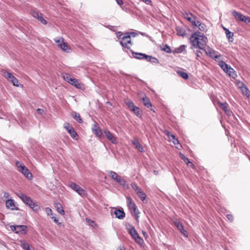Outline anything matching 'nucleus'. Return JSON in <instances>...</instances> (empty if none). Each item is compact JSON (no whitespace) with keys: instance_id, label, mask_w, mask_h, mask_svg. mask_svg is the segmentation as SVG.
Instances as JSON below:
<instances>
[{"instance_id":"1","label":"nucleus","mask_w":250,"mask_h":250,"mask_svg":"<svg viewBox=\"0 0 250 250\" xmlns=\"http://www.w3.org/2000/svg\"><path fill=\"white\" fill-rule=\"evenodd\" d=\"M207 41V38L198 31L192 34L190 38V42L194 48L204 50L208 56L216 61L220 60L221 55L209 46H206Z\"/></svg>"},{"instance_id":"2","label":"nucleus","mask_w":250,"mask_h":250,"mask_svg":"<svg viewBox=\"0 0 250 250\" xmlns=\"http://www.w3.org/2000/svg\"><path fill=\"white\" fill-rule=\"evenodd\" d=\"M126 229H127L129 234L136 243L140 245L144 243L143 239L140 237L137 230L132 225L129 224H127L126 225Z\"/></svg>"},{"instance_id":"3","label":"nucleus","mask_w":250,"mask_h":250,"mask_svg":"<svg viewBox=\"0 0 250 250\" xmlns=\"http://www.w3.org/2000/svg\"><path fill=\"white\" fill-rule=\"evenodd\" d=\"M109 176L124 188L126 189L129 188V185L126 184L125 180L121 176L119 175L116 172L113 171H110L109 172Z\"/></svg>"},{"instance_id":"4","label":"nucleus","mask_w":250,"mask_h":250,"mask_svg":"<svg viewBox=\"0 0 250 250\" xmlns=\"http://www.w3.org/2000/svg\"><path fill=\"white\" fill-rule=\"evenodd\" d=\"M16 167H17L18 171H20L23 174L26 178L31 179L32 178V174L30 173L28 168L25 165L21 162H16Z\"/></svg>"},{"instance_id":"5","label":"nucleus","mask_w":250,"mask_h":250,"mask_svg":"<svg viewBox=\"0 0 250 250\" xmlns=\"http://www.w3.org/2000/svg\"><path fill=\"white\" fill-rule=\"evenodd\" d=\"M120 44L122 46L127 49H129L132 45L130 36L128 33H125V36L121 38Z\"/></svg>"},{"instance_id":"6","label":"nucleus","mask_w":250,"mask_h":250,"mask_svg":"<svg viewBox=\"0 0 250 250\" xmlns=\"http://www.w3.org/2000/svg\"><path fill=\"white\" fill-rule=\"evenodd\" d=\"M54 41L57 43V45L60 47L63 51L69 52L70 50V47L67 43L64 42V39L62 38H55Z\"/></svg>"},{"instance_id":"7","label":"nucleus","mask_w":250,"mask_h":250,"mask_svg":"<svg viewBox=\"0 0 250 250\" xmlns=\"http://www.w3.org/2000/svg\"><path fill=\"white\" fill-rule=\"evenodd\" d=\"M69 187L82 197L85 196L86 194L83 189L74 183H71Z\"/></svg>"},{"instance_id":"8","label":"nucleus","mask_w":250,"mask_h":250,"mask_svg":"<svg viewBox=\"0 0 250 250\" xmlns=\"http://www.w3.org/2000/svg\"><path fill=\"white\" fill-rule=\"evenodd\" d=\"M64 128H66L68 132L70 134L71 137L76 140L78 139V135L77 132L75 131L73 127L69 125L68 123H65L64 125Z\"/></svg>"},{"instance_id":"9","label":"nucleus","mask_w":250,"mask_h":250,"mask_svg":"<svg viewBox=\"0 0 250 250\" xmlns=\"http://www.w3.org/2000/svg\"><path fill=\"white\" fill-rule=\"evenodd\" d=\"M16 195L26 205L29 206L32 204L33 201L26 195L21 192H18Z\"/></svg>"},{"instance_id":"10","label":"nucleus","mask_w":250,"mask_h":250,"mask_svg":"<svg viewBox=\"0 0 250 250\" xmlns=\"http://www.w3.org/2000/svg\"><path fill=\"white\" fill-rule=\"evenodd\" d=\"M104 132L105 134V135L107 139L109 141H110L112 144H116L117 143L116 138L113 135V134L111 133L110 131H109L107 129H105L104 130Z\"/></svg>"},{"instance_id":"11","label":"nucleus","mask_w":250,"mask_h":250,"mask_svg":"<svg viewBox=\"0 0 250 250\" xmlns=\"http://www.w3.org/2000/svg\"><path fill=\"white\" fill-rule=\"evenodd\" d=\"M32 15L43 24L45 25L47 24L46 21L42 17V14L41 13L36 11H33L32 12Z\"/></svg>"},{"instance_id":"12","label":"nucleus","mask_w":250,"mask_h":250,"mask_svg":"<svg viewBox=\"0 0 250 250\" xmlns=\"http://www.w3.org/2000/svg\"><path fill=\"white\" fill-rule=\"evenodd\" d=\"M174 225L177 227V229L181 232V233L186 237H188L187 231L185 230L184 226L179 221H175Z\"/></svg>"},{"instance_id":"13","label":"nucleus","mask_w":250,"mask_h":250,"mask_svg":"<svg viewBox=\"0 0 250 250\" xmlns=\"http://www.w3.org/2000/svg\"><path fill=\"white\" fill-rule=\"evenodd\" d=\"M92 130L93 132L98 137H101L103 135V132L102 130L100 129L99 126L98 125V124L96 122L94 123V124L92 127Z\"/></svg>"},{"instance_id":"14","label":"nucleus","mask_w":250,"mask_h":250,"mask_svg":"<svg viewBox=\"0 0 250 250\" xmlns=\"http://www.w3.org/2000/svg\"><path fill=\"white\" fill-rule=\"evenodd\" d=\"M116 217L119 219H123L125 217V213L123 209H116L114 212Z\"/></svg>"},{"instance_id":"15","label":"nucleus","mask_w":250,"mask_h":250,"mask_svg":"<svg viewBox=\"0 0 250 250\" xmlns=\"http://www.w3.org/2000/svg\"><path fill=\"white\" fill-rule=\"evenodd\" d=\"M6 207L11 210L18 209L15 208V202L12 199H8L6 201Z\"/></svg>"},{"instance_id":"16","label":"nucleus","mask_w":250,"mask_h":250,"mask_svg":"<svg viewBox=\"0 0 250 250\" xmlns=\"http://www.w3.org/2000/svg\"><path fill=\"white\" fill-rule=\"evenodd\" d=\"M27 227L25 225H17V233L26 234Z\"/></svg>"},{"instance_id":"17","label":"nucleus","mask_w":250,"mask_h":250,"mask_svg":"<svg viewBox=\"0 0 250 250\" xmlns=\"http://www.w3.org/2000/svg\"><path fill=\"white\" fill-rule=\"evenodd\" d=\"M220 105L226 114L229 116H230L232 112L229 109L228 104L227 103H220Z\"/></svg>"},{"instance_id":"18","label":"nucleus","mask_w":250,"mask_h":250,"mask_svg":"<svg viewBox=\"0 0 250 250\" xmlns=\"http://www.w3.org/2000/svg\"><path fill=\"white\" fill-rule=\"evenodd\" d=\"M126 199H127V206H128V208L130 209H132H132H135V207H136L137 206H136V204H135V203L132 200V199H131V198L130 197H127L126 198Z\"/></svg>"},{"instance_id":"19","label":"nucleus","mask_w":250,"mask_h":250,"mask_svg":"<svg viewBox=\"0 0 250 250\" xmlns=\"http://www.w3.org/2000/svg\"><path fill=\"white\" fill-rule=\"evenodd\" d=\"M223 29L225 31V33L228 40L230 42H232L233 41V33L229 31V30L227 28L223 27Z\"/></svg>"},{"instance_id":"20","label":"nucleus","mask_w":250,"mask_h":250,"mask_svg":"<svg viewBox=\"0 0 250 250\" xmlns=\"http://www.w3.org/2000/svg\"><path fill=\"white\" fill-rule=\"evenodd\" d=\"M54 206L59 213L62 215L64 214V211L63 209L62 205L60 203H54Z\"/></svg>"},{"instance_id":"21","label":"nucleus","mask_w":250,"mask_h":250,"mask_svg":"<svg viewBox=\"0 0 250 250\" xmlns=\"http://www.w3.org/2000/svg\"><path fill=\"white\" fill-rule=\"evenodd\" d=\"M225 72L226 73H227L229 76L233 78H234L237 76L236 74L235 73V71L232 67H230V65L225 70Z\"/></svg>"},{"instance_id":"22","label":"nucleus","mask_w":250,"mask_h":250,"mask_svg":"<svg viewBox=\"0 0 250 250\" xmlns=\"http://www.w3.org/2000/svg\"><path fill=\"white\" fill-rule=\"evenodd\" d=\"M232 15L233 17L237 20L242 21L243 18L244 17V15L242 14L241 13H239L235 10H233L232 11Z\"/></svg>"},{"instance_id":"23","label":"nucleus","mask_w":250,"mask_h":250,"mask_svg":"<svg viewBox=\"0 0 250 250\" xmlns=\"http://www.w3.org/2000/svg\"><path fill=\"white\" fill-rule=\"evenodd\" d=\"M132 55L133 56L137 59L142 60V59H145L147 55L141 53H136L134 52H132Z\"/></svg>"},{"instance_id":"24","label":"nucleus","mask_w":250,"mask_h":250,"mask_svg":"<svg viewBox=\"0 0 250 250\" xmlns=\"http://www.w3.org/2000/svg\"><path fill=\"white\" fill-rule=\"evenodd\" d=\"M132 144L135 146V147L140 152H143L144 151V148L140 144L139 141L137 140H134L132 142Z\"/></svg>"},{"instance_id":"25","label":"nucleus","mask_w":250,"mask_h":250,"mask_svg":"<svg viewBox=\"0 0 250 250\" xmlns=\"http://www.w3.org/2000/svg\"><path fill=\"white\" fill-rule=\"evenodd\" d=\"M141 100L143 101L144 105L146 107L150 108L152 106V104L149 99L146 96H145V97L141 98Z\"/></svg>"},{"instance_id":"26","label":"nucleus","mask_w":250,"mask_h":250,"mask_svg":"<svg viewBox=\"0 0 250 250\" xmlns=\"http://www.w3.org/2000/svg\"><path fill=\"white\" fill-rule=\"evenodd\" d=\"M131 111L133 112L138 117L141 118L142 117V113L138 107L135 106L132 108Z\"/></svg>"},{"instance_id":"27","label":"nucleus","mask_w":250,"mask_h":250,"mask_svg":"<svg viewBox=\"0 0 250 250\" xmlns=\"http://www.w3.org/2000/svg\"><path fill=\"white\" fill-rule=\"evenodd\" d=\"M241 91L243 95H245L248 98L250 97V91L244 83H243V86L241 87Z\"/></svg>"},{"instance_id":"28","label":"nucleus","mask_w":250,"mask_h":250,"mask_svg":"<svg viewBox=\"0 0 250 250\" xmlns=\"http://www.w3.org/2000/svg\"><path fill=\"white\" fill-rule=\"evenodd\" d=\"M146 60L148 62H151L154 63H159V60L155 57H152V56L147 55L146 58Z\"/></svg>"},{"instance_id":"29","label":"nucleus","mask_w":250,"mask_h":250,"mask_svg":"<svg viewBox=\"0 0 250 250\" xmlns=\"http://www.w3.org/2000/svg\"><path fill=\"white\" fill-rule=\"evenodd\" d=\"M2 75L9 81H10L12 79H13V78L14 77L12 73L7 71H3L2 72Z\"/></svg>"},{"instance_id":"30","label":"nucleus","mask_w":250,"mask_h":250,"mask_svg":"<svg viewBox=\"0 0 250 250\" xmlns=\"http://www.w3.org/2000/svg\"><path fill=\"white\" fill-rule=\"evenodd\" d=\"M72 116L74 119H75L78 123H82L83 121L79 113L76 112H73L72 113Z\"/></svg>"},{"instance_id":"31","label":"nucleus","mask_w":250,"mask_h":250,"mask_svg":"<svg viewBox=\"0 0 250 250\" xmlns=\"http://www.w3.org/2000/svg\"><path fill=\"white\" fill-rule=\"evenodd\" d=\"M69 83L74 85V86H75L76 87H77L78 88H81V83H80L79 82V81L75 78H73L72 79V81H71Z\"/></svg>"},{"instance_id":"32","label":"nucleus","mask_w":250,"mask_h":250,"mask_svg":"<svg viewBox=\"0 0 250 250\" xmlns=\"http://www.w3.org/2000/svg\"><path fill=\"white\" fill-rule=\"evenodd\" d=\"M167 135L170 140H172V142L174 144V145L179 144L178 140L175 138L174 135L170 134V132H167Z\"/></svg>"},{"instance_id":"33","label":"nucleus","mask_w":250,"mask_h":250,"mask_svg":"<svg viewBox=\"0 0 250 250\" xmlns=\"http://www.w3.org/2000/svg\"><path fill=\"white\" fill-rule=\"evenodd\" d=\"M181 159L186 163L188 166L192 167L193 166V164L189 161V159L186 157L184 154H180Z\"/></svg>"},{"instance_id":"34","label":"nucleus","mask_w":250,"mask_h":250,"mask_svg":"<svg viewBox=\"0 0 250 250\" xmlns=\"http://www.w3.org/2000/svg\"><path fill=\"white\" fill-rule=\"evenodd\" d=\"M219 62V65L220 66V67L224 71L229 67V66L228 64H227L224 61L221 60V61H218Z\"/></svg>"},{"instance_id":"35","label":"nucleus","mask_w":250,"mask_h":250,"mask_svg":"<svg viewBox=\"0 0 250 250\" xmlns=\"http://www.w3.org/2000/svg\"><path fill=\"white\" fill-rule=\"evenodd\" d=\"M176 31L178 36L184 37L185 35V30L180 27H177L176 28Z\"/></svg>"},{"instance_id":"36","label":"nucleus","mask_w":250,"mask_h":250,"mask_svg":"<svg viewBox=\"0 0 250 250\" xmlns=\"http://www.w3.org/2000/svg\"><path fill=\"white\" fill-rule=\"evenodd\" d=\"M62 78L66 82L70 83L71 81H72V79L73 78L71 77V76L67 73L64 74L62 75Z\"/></svg>"},{"instance_id":"37","label":"nucleus","mask_w":250,"mask_h":250,"mask_svg":"<svg viewBox=\"0 0 250 250\" xmlns=\"http://www.w3.org/2000/svg\"><path fill=\"white\" fill-rule=\"evenodd\" d=\"M34 211L37 212L38 211L40 208L39 206L37 205L36 203L32 201V204L29 206Z\"/></svg>"},{"instance_id":"38","label":"nucleus","mask_w":250,"mask_h":250,"mask_svg":"<svg viewBox=\"0 0 250 250\" xmlns=\"http://www.w3.org/2000/svg\"><path fill=\"white\" fill-rule=\"evenodd\" d=\"M196 24L197 25H195V26L198 27L200 30L202 31H205L206 30V25L204 23H201L199 21V23Z\"/></svg>"},{"instance_id":"39","label":"nucleus","mask_w":250,"mask_h":250,"mask_svg":"<svg viewBox=\"0 0 250 250\" xmlns=\"http://www.w3.org/2000/svg\"><path fill=\"white\" fill-rule=\"evenodd\" d=\"M137 194L142 201H144L145 200L146 198V194L142 190L139 191Z\"/></svg>"},{"instance_id":"40","label":"nucleus","mask_w":250,"mask_h":250,"mask_svg":"<svg viewBox=\"0 0 250 250\" xmlns=\"http://www.w3.org/2000/svg\"><path fill=\"white\" fill-rule=\"evenodd\" d=\"M186 46L185 45H182L178 48H176L175 50V52L177 53H181L183 52L186 49Z\"/></svg>"},{"instance_id":"41","label":"nucleus","mask_w":250,"mask_h":250,"mask_svg":"<svg viewBox=\"0 0 250 250\" xmlns=\"http://www.w3.org/2000/svg\"><path fill=\"white\" fill-rule=\"evenodd\" d=\"M183 15L185 19H186L188 21H191V18L193 16L191 13H187L184 12L183 13Z\"/></svg>"},{"instance_id":"42","label":"nucleus","mask_w":250,"mask_h":250,"mask_svg":"<svg viewBox=\"0 0 250 250\" xmlns=\"http://www.w3.org/2000/svg\"><path fill=\"white\" fill-rule=\"evenodd\" d=\"M125 104L127 105L128 108L131 110L135 106L132 101L128 100L125 102Z\"/></svg>"},{"instance_id":"43","label":"nucleus","mask_w":250,"mask_h":250,"mask_svg":"<svg viewBox=\"0 0 250 250\" xmlns=\"http://www.w3.org/2000/svg\"><path fill=\"white\" fill-rule=\"evenodd\" d=\"M131 186V187L135 191L136 194L138 192H139V191L141 190V189L139 188V187L138 186L137 184H136L135 183H132Z\"/></svg>"},{"instance_id":"44","label":"nucleus","mask_w":250,"mask_h":250,"mask_svg":"<svg viewBox=\"0 0 250 250\" xmlns=\"http://www.w3.org/2000/svg\"><path fill=\"white\" fill-rule=\"evenodd\" d=\"M179 75L184 79H187L188 78V74L185 72L182 71H179L177 72Z\"/></svg>"},{"instance_id":"45","label":"nucleus","mask_w":250,"mask_h":250,"mask_svg":"<svg viewBox=\"0 0 250 250\" xmlns=\"http://www.w3.org/2000/svg\"><path fill=\"white\" fill-rule=\"evenodd\" d=\"M191 19V21H189L191 23L192 25L195 26L197 25L196 24H198L199 23V21L198 20H196V18L194 16H192Z\"/></svg>"},{"instance_id":"46","label":"nucleus","mask_w":250,"mask_h":250,"mask_svg":"<svg viewBox=\"0 0 250 250\" xmlns=\"http://www.w3.org/2000/svg\"><path fill=\"white\" fill-rule=\"evenodd\" d=\"M10 82L12 83L14 85L16 86H19V83L18 80L16 78L14 77L13 79H12Z\"/></svg>"},{"instance_id":"47","label":"nucleus","mask_w":250,"mask_h":250,"mask_svg":"<svg viewBox=\"0 0 250 250\" xmlns=\"http://www.w3.org/2000/svg\"><path fill=\"white\" fill-rule=\"evenodd\" d=\"M162 50L168 53H170L171 52V49L167 44H165L164 47L162 48Z\"/></svg>"},{"instance_id":"48","label":"nucleus","mask_w":250,"mask_h":250,"mask_svg":"<svg viewBox=\"0 0 250 250\" xmlns=\"http://www.w3.org/2000/svg\"><path fill=\"white\" fill-rule=\"evenodd\" d=\"M10 194L9 193H8L7 192H4L3 196L1 198L3 201H6L7 199L8 200Z\"/></svg>"},{"instance_id":"49","label":"nucleus","mask_w":250,"mask_h":250,"mask_svg":"<svg viewBox=\"0 0 250 250\" xmlns=\"http://www.w3.org/2000/svg\"><path fill=\"white\" fill-rule=\"evenodd\" d=\"M242 21L245 22L246 23H250V18L244 15Z\"/></svg>"},{"instance_id":"50","label":"nucleus","mask_w":250,"mask_h":250,"mask_svg":"<svg viewBox=\"0 0 250 250\" xmlns=\"http://www.w3.org/2000/svg\"><path fill=\"white\" fill-rule=\"evenodd\" d=\"M135 215H136V218H138L139 217V211L137 208V207H135V209H132Z\"/></svg>"},{"instance_id":"51","label":"nucleus","mask_w":250,"mask_h":250,"mask_svg":"<svg viewBox=\"0 0 250 250\" xmlns=\"http://www.w3.org/2000/svg\"><path fill=\"white\" fill-rule=\"evenodd\" d=\"M45 211L48 215H53V213H52V210L49 208H46Z\"/></svg>"},{"instance_id":"52","label":"nucleus","mask_w":250,"mask_h":250,"mask_svg":"<svg viewBox=\"0 0 250 250\" xmlns=\"http://www.w3.org/2000/svg\"><path fill=\"white\" fill-rule=\"evenodd\" d=\"M10 229H11V230L15 232L16 233H17V225L15 226V225H13V226H10Z\"/></svg>"},{"instance_id":"53","label":"nucleus","mask_w":250,"mask_h":250,"mask_svg":"<svg viewBox=\"0 0 250 250\" xmlns=\"http://www.w3.org/2000/svg\"><path fill=\"white\" fill-rule=\"evenodd\" d=\"M141 1L144 2L147 5H152V1L151 0H141Z\"/></svg>"},{"instance_id":"54","label":"nucleus","mask_w":250,"mask_h":250,"mask_svg":"<svg viewBox=\"0 0 250 250\" xmlns=\"http://www.w3.org/2000/svg\"><path fill=\"white\" fill-rule=\"evenodd\" d=\"M227 217L228 219V220H229L231 222L232 221V220H233V216L231 214H228L227 215Z\"/></svg>"},{"instance_id":"55","label":"nucleus","mask_w":250,"mask_h":250,"mask_svg":"<svg viewBox=\"0 0 250 250\" xmlns=\"http://www.w3.org/2000/svg\"><path fill=\"white\" fill-rule=\"evenodd\" d=\"M37 111L38 113H39V114H41V115L44 112V110L41 108H38Z\"/></svg>"},{"instance_id":"56","label":"nucleus","mask_w":250,"mask_h":250,"mask_svg":"<svg viewBox=\"0 0 250 250\" xmlns=\"http://www.w3.org/2000/svg\"><path fill=\"white\" fill-rule=\"evenodd\" d=\"M201 54H202V52L200 51H197V52L196 53L197 59H198V57H200Z\"/></svg>"},{"instance_id":"57","label":"nucleus","mask_w":250,"mask_h":250,"mask_svg":"<svg viewBox=\"0 0 250 250\" xmlns=\"http://www.w3.org/2000/svg\"><path fill=\"white\" fill-rule=\"evenodd\" d=\"M116 2L119 5H122L123 4V1L122 0H116Z\"/></svg>"},{"instance_id":"58","label":"nucleus","mask_w":250,"mask_h":250,"mask_svg":"<svg viewBox=\"0 0 250 250\" xmlns=\"http://www.w3.org/2000/svg\"><path fill=\"white\" fill-rule=\"evenodd\" d=\"M123 34L121 32L119 31L117 34V36L118 38H122L121 36H122Z\"/></svg>"},{"instance_id":"59","label":"nucleus","mask_w":250,"mask_h":250,"mask_svg":"<svg viewBox=\"0 0 250 250\" xmlns=\"http://www.w3.org/2000/svg\"><path fill=\"white\" fill-rule=\"evenodd\" d=\"M51 219H53L55 223H58V219L56 218V217L52 216H51Z\"/></svg>"},{"instance_id":"60","label":"nucleus","mask_w":250,"mask_h":250,"mask_svg":"<svg viewBox=\"0 0 250 250\" xmlns=\"http://www.w3.org/2000/svg\"><path fill=\"white\" fill-rule=\"evenodd\" d=\"M128 33L130 36H132L133 37H135L137 35V34L135 32H130V33Z\"/></svg>"},{"instance_id":"61","label":"nucleus","mask_w":250,"mask_h":250,"mask_svg":"<svg viewBox=\"0 0 250 250\" xmlns=\"http://www.w3.org/2000/svg\"><path fill=\"white\" fill-rule=\"evenodd\" d=\"M143 234L144 236H145V237L147 236V233L145 231H143Z\"/></svg>"},{"instance_id":"62","label":"nucleus","mask_w":250,"mask_h":250,"mask_svg":"<svg viewBox=\"0 0 250 250\" xmlns=\"http://www.w3.org/2000/svg\"><path fill=\"white\" fill-rule=\"evenodd\" d=\"M140 34H141L143 36H146V34L145 33H143V32H140Z\"/></svg>"},{"instance_id":"63","label":"nucleus","mask_w":250,"mask_h":250,"mask_svg":"<svg viewBox=\"0 0 250 250\" xmlns=\"http://www.w3.org/2000/svg\"><path fill=\"white\" fill-rule=\"evenodd\" d=\"M120 250H125L124 248V247H123V248H122V249H120Z\"/></svg>"}]
</instances>
